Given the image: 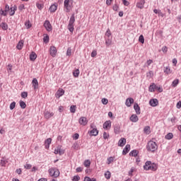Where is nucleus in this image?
I'll return each instance as SVG.
<instances>
[{
  "instance_id": "obj_49",
  "label": "nucleus",
  "mask_w": 181,
  "mask_h": 181,
  "mask_svg": "<svg viewBox=\"0 0 181 181\" xmlns=\"http://www.w3.org/2000/svg\"><path fill=\"white\" fill-rule=\"evenodd\" d=\"M103 138L105 139H108V138H110V134H108V133H107V132H104L103 133Z\"/></svg>"
},
{
  "instance_id": "obj_48",
  "label": "nucleus",
  "mask_w": 181,
  "mask_h": 181,
  "mask_svg": "<svg viewBox=\"0 0 181 181\" xmlns=\"http://www.w3.org/2000/svg\"><path fill=\"white\" fill-rule=\"evenodd\" d=\"M22 98H28V92H23L21 93Z\"/></svg>"
},
{
  "instance_id": "obj_2",
  "label": "nucleus",
  "mask_w": 181,
  "mask_h": 181,
  "mask_svg": "<svg viewBox=\"0 0 181 181\" xmlns=\"http://www.w3.org/2000/svg\"><path fill=\"white\" fill-rule=\"evenodd\" d=\"M146 149L148 152L153 153L156 151H158V144L153 141H150L147 144Z\"/></svg>"
},
{
  "instance_id": "obj_63",
  "label": "nucleus",
  "mask_w": 181,
  "mask_h": 181,
  "mask_svg": "<svg viewBox=\"0 0 181 181\" xmlns=\"http://www.w3.org/2000/svg\"><path fill=\"white\" fill-rule=\"evenodd\" d=\"M119 8V7L118 6V5L115 4V5L113 6V7H112V9H113V11H118Z\"/></svg>"
},
{
  "instance_id": "obj_8",
  "label": "nucleus",
  "mask_w": 181,
  "mask_h": 181,
  "mask_svg": "<svg viewBox=\"0 0 181 181\" xmlns=\"http://www.w3.org/2000/svg\"><path fill=\"white\" fill-rule=\"evenodd\" d=\"M90 128L93 129L89 132L90 136H97L98 135V129L97 128H93V124L90 125Z\"/></svg>"
},
{
  "instance_id": "obj_40",
  "label": "nucleus",
  "mask_w": 181,
  "mask_h": 181,
  "mask_svg": "<svg viewBox=\"0 0 181 181\" xmlns=\"http://www.w3.org/2000/svg\"><path fill=\"white\" fill-rule=\"evenodd\" d=\"M25 26L27 29H30V28H32V24L30 23V21H26L25 23Z\"/></svg>"
},
{
  "instance_id": "obj_26",
  "label": "nucleus",
  "mask_w": 181,
  "mask_h": 181,
  "mask_svg": "<svg viewBox=\"0 0 181 181\" xmlns=\"http://www.w3.org/2000/svg\"><path fill=\"white\" fill-rule=\"evenodd\" d=\"M37 57V55L36 54V53L33 52L30 54V60H31V62H35Z\"/></svg>"
},
{
  "instance_id": "obj_25",
  "label": "nucleus",
  "mask_w": 181,
  "mask_h": 181,
  "mask_svg": "<svg viewBox=\"0 0 181 181\" xmlns=\"http://www.w3.org/2000/svg\"><path fill=\"white\" fill-rule=\"evenodd\" d=\"M50 144H52V138H48L47 140H45V148L49 149L50 146Z\"/></svg>"
},
{
  "instance_id": "obj_23",
  "label": "nucleus",
  "mask_w": 181,
  "mask_h": 181,
  "mask_svg": "<svg viewBox=\"0 0 181 181\" xmlns=\"http://www.w3.org/2000/svg\"><path fill=\"white\" fill-rule=\"evenodd\" d=\"M112 45V38H106L105 40V45L106 47H110Z\"/></svg>"
},
{
  "instance_id": "obj_18",
  "label": "nucleus",
  "mask_w": 181,
  "mask_h": 181,
  "mask_svg": "<svg viewBox=\"0 0 181 181\" xmlns=\"http://www.w3.org/2000/svg\"><path fill=\"white\" fill-rule=\"evenodd\" d=\"M104 129H110L111 128V121L107 120L103 124Z\"/></svg>"
},
{
  "instance_id": "obj_37",
  "label": "nucleus",
  "mask_w": 181,
  "mask_h": 181,
  "mask_svg": "<svg viewBox=\"0 0 181 181\" xmlns=\"http://www.w3.org/2000/svg\"><path fill=\"white\" fill-rule=\"evenodd\" d=\"M76 108L77 107L76 105H71L70 107V112H72V114H74V112H76Z\"/></svg>"
},
{
  "instance_id": "obj_31",
  "label": "nucleus",
  "mask_w": 181,
  "mask_h": 181,
  "mask_svg": "<svg viewBox=\"0 0 181 181\" xmlns=\"http://www.w3.org/2000/svg\"><path fill=\"white\" fill-rule=\"evenodd\" d=\"M144 131L145 134H146L147 135H149V134H151V127L149 126L145 127L144 129Z\"/></svg>"
},
{
  "instance_id": "obj_13",
  "label": "nucleus",
  "mask_w": 181,
  "mask_h": 181,
  "mask_svg": "<svg viewBox=\"0 0 181 181\" xmlns=\"http://www.w3.org/2000/svg\"><path fill=\"white\" fill-rule=\"evenodd\" d=\"M54 115V113L50 112L49 111H46L44 112V117L46 119H49L52 118V117H53Z\"/></svg>"
},
{
  "instance_id": "obj_55",
  "label": "nucleus",
  "mask_w": 181,
  "mask_h": 181,
  "mask_svg": "<svg viewBox=\"0 0 181 181\" xmlns=\"http://www.w3.org/2000/svg\"><path fill=\"white\" fill-rule=\"evenodd\" d=\"M156 90H158L159 93H162V91H163V88L160 86H156Z\"/></svg>"
},
{
  "instance_id": "obj_22",
  "label": "nucleus",
  "mask_w": 181,
  "mask_h": 181,
  "mask_svg": "<svg viewBox=\"0 0 181 181\" xmlns=\"http://www.w3.org/2000/svg\"><path fill=\"white\" fill-rule=\"evenodd\" d=\"M127 143V139L125 138H122L118 141V146H124Z\"/></svg>"
},
{
  "instance_id": "obj_24",
  "label": "nucleus",
  "mask_w": 181,
  "mask_h": 181,
  "mask_svg": "<svg viewBox=\"0 0 181 181\" xmlns=\"http://www.w3.org/2000/svg\"><path fill=\"white\" fill-rule=\"evenodd\" d=\"M129 119L132 122H138L139 118H138V116L136 115H132L130 117Z\"/></svg>"
},
{
  "instance_id": "obj_9",
  "label": "nucleus",
  "mask_w": 181,
  "mask_h": 181,
  "mask_svg": "<svg viewBox=\"0 0 181 181\" xmlns=\"http://www.w3.org/2000/svg\"><path fill=\"white\" fill-rule=\"evenodd\" d=\"M64 95V90L63 88H59V90L55 93L56 98H60V97Z\"/></svg>"
},
{
  "instance_id": "obj_29",
  "label": "nucleus",
  "mask_w": 181,
  "mask_h": 181,
  "mask_svg": "<svg viewBox=\"0 0 181 181\" xmlns=\"http://www.w3.org/2000/svg\"><path fill=\"white\" fill-rule=\"evenodd\" d=\"M156 89V85L155 83H153L149 86L148 91H150V93H153V91H155Z\"/></svg>"
},
{
  "instance_id": "obj_21",
  "label": "nucleus",
  "mask_w": 181,
  "mask_h": 181,
  "mask_svg": "<svg viewBox=\"0 0 181 181\" xmlns=\"http://www.w3.org/2000/svg\"><path fill=\"white\" fill-rule=\"evenodd\" d=\"M144 5H145V0H141L139 3L136 4V8H139V9H144Z\"/></svg>"
},
{
  "instance_id": "obj_58",
  "label": "nucleus",
  "mask_w": 181,
  "mask_h": 181,
  "mask_svg": "<svg viewBox=\"0 0 181 181\" xmlns=\"http://www.w3.org/2000/svg\"><path fill=\"white\" fill-rule=\"evenodd\" d=\"M153 71H150L147 73V77H153Z\"/></svg>"
},
{
  "instance_id": "obj_35",
  "label": "nucleus",
  "mask_w": 181,
  "mask_h": 181,
  "mask_svg": "<svg viewBox=\"0 0 181 181\" xmlns=\"http://www.w3.org/2000/svg\"><path fill=\"white\" fill-rule=\"evenodd\" d=\"M165 138L168 140L173 139V133H168L167 135L165 136Z\"/></svg>"
},
{
  "instance_id": "obj_59",
  "label": "nucleus",
  "mask_w": 181,
  "mask_h": 181,
  "mask_svg": "<svg viewBox=\"0 0 181 181\" xmlns=\"http://www.w3.org/2000/svg\"><path fill=\"white\" fill-rule=\"evenodd\" d=\"M73 181H78L80 180V176L78 175H75L72 180Z\"/></svg>"
},
{
  "instance_id": "obj_62",
  "label": "nucleus",
  "mask_w": 181,
  "mask_h": 181,
  "mask_svg": "<svg viewBox=\"0 0 181 181\" xmlns=\"http://www.w3.org/2000/svg\"><path fill=\"white\" fill-rule=\"evenodd\" d=\"M36 6H37V8H38V9H42L43 8V4H40L39 3H37Z\"/></svg>"
},
{
  "instance_id": "obj_54",
  "label": "nucleus",
  "mask_w": 181,
  "mask_h": 181,
  "mask_svg": "<svg viewBox=\"0 0 181 181\" xmlns=\"http://www.w3.org/2000/svg\"><path fill=\"white\" fill-rule=\"evenodd\" d=\"M91 57H95L97 56V50H93L90 54Z\"/></svg>"
},
{
  "instance_id": "obj_52",
  "label": "nucleus",
  "mask_w": 181,
  "mask_h": 181,
  "mask_svg": "<svg viewBox=\"0 0 181 181\" xmlns=\"http://www.w3.org/2000/svg\"><path fill=\"white\" fill-rule=\"evenodd\" d=\"M1 166L6 167V162L5 160H1L0 163Z\"/></svg>"
},
{
  "instance_id": "obj_45",
  "label": "nucleus",
  "mask_w": 181,
  "mask_h": 181,
  "mask_svg": "<svg viewBox=\"0 0 181 181\" xmlns=\"http://www.w3.org/2000/svg\"><path fill=\"white\" fill-rule=\"evenodd\" d=\"M16 107V103L13 102L10 104V110H13Z\"/></svg>"
},
{
  "instance_id": "obj_20",
  "label": "nucleus",
  "mask_w": 181,
  "mask_h": 181,
  "mask_svg": "<svg viewBox=\"0 0 181 181\" xmlns=\"http://www.w3.org/2000/svg\"><path fill=\"white\" fill-rule=\"evenodd\" d=\"M129 151H131V146L129 144H127L123 149L122 154L127 155L128 152H129Z\"/></svg>"
},
{
  "instance_id": "obj_27",
  "label": "nucleus",
  "mask_w": 181,
  "mask_h": 181,
  "mask_svg": "<svg viewBox=\"0 0 181 181\" xmlns=\"http://www.w3.org/2000/svg\"><path fill=\"white\" fill-rule=\"evenodd\" d=\"M138 153H139V151L138 150H133L129 153V156L136 158V156H138Z\"/></svg>"
},
{
  "instance_id": "obj_60",
  "label": "nucleus",
  "mask_w": 181,
  "mask_h": 181,
  "mask_svg": "<svg viewBox=\"0 0 181 181\" xmlns=\"http://www.w3.org/2000/svg\"><path fill=\"white\" fill-rule=\"evenodd\" d=\"M162 52L163 53H167L168 52V47H166V46L163 47H162Z\"/></svg>"
},
{
  "instance_id": "obj_50",
  "label": "nucleus",
  "mask_w": 181,
  "mask_h": 181,
  "mask_svg": "<svg viewBox=\"0 0 181 181\" xmlns=\"http://www.w3.org/2000/svg\"><path fill=\"white\" fill-rule=\"evenodd\" d=\"M105 36H107V37H110V36H111V30L109 28L106 31Z\"/></svg>"
},
{
  "instance_id": "obj_51",
  "label": "nucleus",
  "mask_w": 181,
  "mask_h": 181,
  "mask_svg": "<svg viewBox=\"0 0 181 181\" xmlns=\"http://www.w3.org/2000/svg\"><path fill=\"white\" fill-rule=\"evenodd\" d=\"M0 15H3L4 16H6L8 15V13L4 10H1L0 11Z\"/></svg>"
},
{
  "instance_id": "obj_4",
  "label": "nucleus",
  "mask_w": 181,
  "mask_h": 181,
  "mask_svg": "<svg viewBox=\"0 0 181 181\" xmlns=\"http://www.w3.org/2000/svg\"><path fill=\"white\" fill-rule=\"evenodd\" d=\"M48 173L52 177H59V176H60V171L56 168H49Z\"/></svg>"
},
{
  "instance_id": "obj_42",
  "label": "nucleus",
  "mask_w": 181,
  "mask_h": 181,
  "mask_svg": "<svg viewBox=\"0 0 181 181\" xmlns=\"http://www.w3.org/2000/svg\"><path fill=\"white\" fill-rule=\"evenodd\" d=\"M105 177L106 179H111V173L110 171H107L105 173Z\"/></svg>"
},
{
  "instance_id": "obj_19",
  "label": "nucleus",
  "mask_w": 181,
  "mask_h": 181,
  "mask_svg": "<svg viewBox=\"0 0 181 181\" xmlns=\"http://www.w3.org/2000/svg\"><path fill=\"white\" fill-rule=\"evenodd\" d=\"M134 108L136 114H137V115H139V114H141V107H139L138 103H134Z\"/></svg>"
},
{
  "instance_id": "obj_3",
  "label": "nucleus",
  "mask_w": 181,
  "mask_h": 181,
  "mask_svg": "<svg viewBox=\"0 0 181 181\" xmlns=\"http://www.w3.org/2000/svg\"><path fill=\"white\" fill-rule=\"evenodd\" d=\"M76 22V17L74 16V13H73L70 18L69 23L68 25V29L71 33H73L74 32V23Z\"/></svg>"
},
{
  "instance_id": "obj_53",
  "label": "nucleus",
  "mask_w": 181,
  "mask_h": 181,
  "mask_svg": "<svg viewBox=\"0 0 181 181\" xmlns=\"http://www.w3.org/2000/svg\"><path fill=\"white\" fill-rule=\"evenodd\" d=\"M134 172H135V168L134 167H132L129 172V176H132V173H134Z\"/></svg>"
},
{
  "instance_id": "obj_56",
  "label": "nucleus",
  "mask_w": 181,
  "mask_h": 181,
  "mask_svg": "<svg viewBox=\"0 0 181 181\" xmlns=\"http://www.w3.org/2000/svg\"><path fill=\"white\" fill-rule=\"evenodd\" d=\"M24 168L25 169H32V165L27 163L24 165Z\"/></svg>"
},
{
  "instance_id": "obj_41",
  "label": "nucleus",
  "mask_w": 181,
  "mask_h": 181,
  "mask_svg": "<svg viewBox=\"0 0 181 181\" xmlns=\"http://www.w3.org/2000/svg\"><path fill=\"white\" fill-rule=\"evenodd\" d=\"M164 73L166 74H171L172 70L169 67H165V69L164 70Z\"/></svg>"
},
{
  "instance_id": "obj_30",
  "label": "nucleus",
  "mask_w": 181,
  "mask_h": 181,
  "mask_svg": "<svg viewBox=\"0 0 181 181\" xmlns=\"http://www.w3.org/2000/svg\"><path fill=\"white\" fill-rule=\"evenodd\" d=\"M83 165L85 168H90V165H91V161L90 160H86L83 162Z\"/></svg>"
},
{
  "instance_id": "obj_32",
  "label": "nucleus",
  "mask_w": 181,
  "mask_h": 181,
  "mask_svg": "<svg viewBox=\"0 0 181 181\" xmlns=\"http://www.w3.org/2000/svg\"><path fill=\"white\" fill-rule=\"evenodd\" d=\"M0 26L3 30H8V24L6 23H1Z\"/></svg>"
},
{
  "instance_id": "obj_17",
  "label": "nucleus",
  "mask_w": 181,
  "mask_h": 181,
  "mask_svg": "<svg viewBox=\"0 0 181 181\" xmlns=\"http://www.w3.org/2000/svg\"><path fill=\"white\" fill-rule=\"evenodd\" d=\"M24 43L25 41L23 40H20L17 44L16 49H18V50H22Z\"/></svg>"
},
{
  "instance_id": "obj_5",
  "label": "nucleus",
  "mask_w": 181,
  "mask_h": 181,
  "mask_svg": "<svg viewBox=\"0 0 181 181\" xmlns=\"http://www.w3.org/2000/svg\"><path fill=\"white\" fill-rule=\"evenodd\" d=\"M44 28H45L47 32H52V30H53V28L52 27V24L50 23V21L47 20H46L44 22Z\"/></svg>"
},
{
  "instance_id": "obj_11",
  "label": "nucleus",
  "mask_w": 181,
  "mask_h": 181,
  "mask_svg": "<svg viewBox=\"0 0 181 181\" xmlns=\"http://www.w3.org/2000/svg\"><path fill=\"white\" fill-rule=\"evenodd\" d=\"M32 86L34 90H37L39 88V81L36 78H34L32 81Z\"/></svg>"
},
{
  "instance_id": "obj_28",
  "label": "nucleus",
  "mask_w": 181,
  "mask_h": 181,
  "mask_svg": "<svg viewBox=\"0 0 181 181\" xmlns=\"http://www.w3.org/2000/svg\"><path fill=\"white\" fill-rule=\"evenodd\" d=\"M49 12L53 13L55 11H57V6L56 4H52L49 8Z\"/></svg>"
},
{
  "instance_id": "obj_34",
  "label": "nucleus",
  "mask_w": 181,
  "mask_h": 181,
  "mask_svg": "<svg viewBox=\"0 0 181 181\" xmlns=\"http://www.w3.org/2000/svg\"><path fill=\"white\" fill-rule=\"evenodd\" d=\"M114 159H115V157H109L107 159V165H111V163H112V162H114Z\"/></svg>"
},
{
  "instance_id": "obj_64",
  "label": "nucleus",
  "mask_w": 181,
  "mask_h": 181,
  "mask_svg": "<svg viewBox=\"0 0 181 181\" xmlns=\"http://www.w3.org/2000/svg\"><path fill=\"white\" fill-rule=\"evenodd\" d=\"M176 107L178 110H180V108H181V101H179Z\"/></svg>"
},
{
  "instance_id": "obj_44",
  "label": "nucleus",
  "mask_w": 181,
  "mask_h": 181,
  "mask_svg": "<svg viewBox=\"0 0 181 181\" xmlns=\"http://www.w3.org/2000/svg\"><path fill=\"white\" fill-rule=\"evenodd\" d=\"M20 107L23 109L26 108V103H25V102L21 100L20 101Z\"/></svg>"
},
{
  "instance_id": "obj_36",
  "label": "nucleus",
  "mask_w": 181,
  "mask_h": 181,
  "mask_svg": "<svg viewBox=\"0 0 181 181\" xmlns=\"http://www.w3.org/2000/svg\"><path fill=\"white\" fill-rule=\"evenodd\" d=\"M139 42H140V43H142V45H144L145 43V38L144 37V35H141L139 36Z\"/></svg>"
},
{
  "instance_id": "obj_47",
  "label": "nucleus",
  "mask_w": 181,
  "mask_h": 181,
  "mask_svg": "<svg viewBox=\"0 0 181 181\" xmlns=\"http://www.w3.org/2000/svg\"><path fill=\"white\" fill-rule=\"evenodd\" d=\"M102 103L104 105H107L108 104V99L107 98H103L102 99Z\"/></svg>"
},
{
  "instance_id": "obj_33",
  "label": "nucleus",
  "mask_w": 181,
  "mask_h": 181,
  "mask_svg": "<svg viewBox=\"0 0 181 181\" xmlns=\"http://www.w3.org/2000/svg\"><path fill=\"white\" fill-rule=\"evenodd\" d=\"M121 129V127L119 125H115L114 128L115 134H119V130Z\"/></svg>"
},
{
  "instance_id": "obj_39",
  "label": "nucleus",
  "mask_w": 181,
  "mask_h": 181,
  "mask_svg": "<svg viewBox=\"0 0 181 181\" xmlns=\"http://www.w3.org/2000/svg\"><path fill=\"white\" fill-rule=\"evenodd\" d=\"M152 63H153V60L152 59H148L146 61V64H145V66L146 67H149V66H151V64H152Z\"/></svg>"
},
{
  "instance_id": "obj_43",
  "label": "nucleus",
  "mask_w": 181,
  "mask_h": 181,
  "mask_svg": "<svg viewBox=\"0 0 181 181\" xmlns=\"http://www.w3.org/2000/svg\"><path fill=\"white\" fill-rule=\"evenodd\" d=\"M177 84H179V79H175L172 83L173 87H176Z\"/></svg>"
},
{
  "instance_id": "obj_57",
  "label": "nucleus",
  "mask_w": 181,
  "mask_h": 181,
  "mask_svg": "<svg viewBox=\"0 0 181 181\" xmlns=\"http://www.w3.org/2000/svg\"><path fill=\"white\" fill-rule=\"evenodd\" d=\"M66 56H71V48H68L66 51Z\"/></svg>"
},
{
  "instance_id": "obj_10",
  "label": "nucleus",
  "mask_w": 181,
  "mask_h": 181,
  "mask_svg": "<svg viewBox=\"0 0 181 181\" xmlns=\"http://www.w3.org/2000/svg\"><path fill=\"white\" fill-rule=\"evenodd\" d=\"M149 104L151 107H158L159 101L156 98L151 99L149 100Z\"/></svg>"
},
{
  "instance_id": "obj_38",
  "label": "nucleus",
  "mask_w": 181,
  "mask_h": 181,
  "mask_svg": "<svg viewBox=\"0 0 181 181\" xmlns=\"http://www.w3.org/2000/svg\"><path fill=\"white\" fill-rule=\"evenodd\" d=\"M80 74V70L78 69H76L74 72H73V76L74 77H78V75Z\"/></svg>"
},
{
  "instance_id": "obj_61",
  "label": "nucleus",
  "mask_w": 181,
  "mask_h": 181,
  "mask_svg": "<svg viewBox=\"0 0 181 181\" xmlns=\"http://www.w3.org/2000/svg\"><path fill=\"white\" fill-rule=\"evenodd\" d=\"M79 137H80V135L78 134H77V133L74 134V136H73L74 139H75V140L78 139Z\"/></svg>"
},
{
  "instance_id": "obj_12",
  "label": "nucleus",
  "mask_w": 181,
  "mask_h": 181,
  "mask_svg": "<svg viewBox=\"0 0 181 181\" xmlns=\"http://www.w3.org/2000/svg\"><path fill=\"white\" fill-rule=\"evenodd\" d=\"M55 155H63L64 151L62 149V146H57L54 150Z\"/></svg>"
},
{
  "instance_id": "obj_15",
  "label": "nucleus",
  "mask_w": 181,
  "mask_h": 181,
  "mask_svg": "<svg viewBox=\"0 0 181 181\" xmlns=\"http://www.w3.org/2000/svg\"><path fill=\"white\" fill-rule=\"evenodd\" d=\"M64 5L66 9V12H70V0H64Z\"/></svg>"
},
{
  "instance_id": "obj_6",
  "label": "nucleus",
  "mask_w": 181,
  "mask_h": 181,
  "mask_svg": "<svg viewBox=\"0 0 181 181\" xmlns=\"http://www.w3.org/2000/svg\"><path fill=\"white\" fill-rule=\"evenodd\" d=\"M49 54L52 56V57H56V55L57 54V49L54 46H51L49 47Z\"/></svg>"
},
{
  "instance_id": "obj_1",
  "label": "nucleus",
  "mask_w": 181,
  "mask_h": 181,
  "mask_svg": "<svg viewBox=\"0 0 181 181\" xmlns=\"http://www.w3.org/2000/svg\"><path fill=\"white\" fill-rule=\"evenodd\" d=\"M144 170H153L155 172L156 170H158V165L151 161H147L144 165Z\"/></svg>"
},
{
  "instance_id": "obj_16",
  "label": "nucleus",
  "mask_w": 181,
  "mask_h": 181,
  "mask_svg": "<svg viewBox=\"0 0 181 181\" xmlns=\"http://www.w3.org/2000/svg\"><path fill=\"white\" fill-rule=\"evenodd\" d=\"M125 104L127 107H131L132 104H134V98H129L126 100Z\"/></svg>"
},
{
  "instance_id": "obj_14",
  "label": "nucleus",
  "mask_w": 181,
  "mask_h": 181,
  "mask_svg": "<svg viewBox=\"0 0 181 181\" xmlns=\"http://www.w3.org/2000/svg\"><path fill=\"white\" fill-rule=\"evenodd\" d=\"M18 7L16 6H13L10 8L9 15L10 16H13L15 15V12H16Z\"/></svg>"
},
{
  "instance_id": "obj_7",
  "label": "nucleus",
  "mask_w": 181,
  "mask_h": 181,
  "mask_svg": "<svg viewBox=\"0 0 181 181\" xmlns=\"http://www.w3.org/2000/svg\"><path fill=\"white\" fill-rule=\"evenodd\" d=\"M78 122L80 125L86 127V125H87V124L88 123V121L87 120V117H81V118H79Z\"/></svg>"
},
{
  "instance_id": "obj_46",
  "label": "nucleus",
  "mask_w": 181,
  "mask_h": 181,
  "mask_svg": "<svg viewBox=\"0 0 181 181\" xmlns=\"http://www.w3.org/2000/svg\"><path fill=\"white\" fill-rule=\"evenodd\" d=\"M43 41L45 43H49V35H46L43 38Z\"/></svg>"
}]
</instances>
